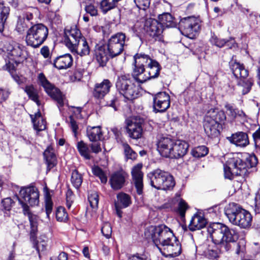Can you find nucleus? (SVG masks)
I'll return each mask as SVG.
<instances>
[{"label": "nucleus", "instance_id": "nucleus-64", "mask_svg": "<svg viewBox=\"0 0 260 260\" xmlns=\"http://www.w3.org/2000/svg\"><path fill=\"white\" fill-rule=\"evenodd\" d=\"M118 103L117 98L115 96H113L110 99L107 101V104L108 106H110L116 110L117 104Z\"/></svg>", "mask_w": 260, "mask_h": 260}, {"label": "nucleus", "instance_id": "nucleus-23", "mask_svg": "<svg viewBox=\"0 0 260 260\" xmlns=\"http://www.w3.org/2000/svg\"><path fill=\"white\" fill-rule=\"evenodd\" d=\"M112 83L108 79L95 84L93 91V96L97 99H103L109 92Z\"/></svg>", "mask_w": 260, "mask_h": 260}, {"label": "nucleus", "instance_id": "nucleus-3", "mask_svg": "<svg viewBox=\"0 0 260 260\" xmlns=\"http://www.w3.org/2000/svg\"><path fill=\"white\" fill-rule=\"evenodd\" d=\"M225 214L231 223L241 228L247 229L251 225V214L234 203L229 204L225 209Z\"/></svg>", "mask_w": 260, "mask_h": 260}, {"label": "nucleus", "instance_id": "nucleus-4", "mask_svg": "<svg viewBox=\"0 0 260 260\" xmlns=\"http://www.w3.org/2000/svg\"><path fill=\"white\" fill-rule=\"evenodd\" d=\"M145 237L151 239L158 249L170 240L174 239V235L172 230L161 224L157 226H150L144 232Z\"/></svg>", "mask_w": 260, "mask_h": 260}, {"label": "nucleus", "instance_id": "nucleus-11", "mask_svg": "<svg viewBox=\"0 0 260 260\" xmlns=\"http://www.w3.org/2000/svg\"><path fill=\"white\" fill-rule=\"evenodd\" d=\"M126 41V36L118 32L112 36L106 46L111 57H115L122 53Z\"/></svg>", "mask_w": 260, "mask_h": 260}, {"label": "nucleus", "instance_id": "nucleus-40", "mask_svg": "<svg viewBox=\"0 0 260 260\" xmlns=\"http://www.w3.org/2000/svg\"><path fill=\"white\" fill-rule=\"evenodd\" d=\"M30 239L33 242L34 247L37 250L39 255L40 251H43L46 249L47 244L45 236H41L40 241H36V235H34V238H30Z\"/></svg>", "mask_w": 260, "mask_h": 260}, {"label": "nucleus", "instance_id": "nucleus-50", "mask_svg": "<svg viewBox=\"0 0 260 260\" xmlns=\"http://www.w3.org/2000/svg\"><path fill=\"white\" fill-rule=\"evenodd\" d=\"M56 218L58 221L66 222L68 220V214L64 207H59L56 211Z\"/></svg>", "mask_w": 260, "mask_h": 260}, {"label": "nucleus", "instance_id": "nucleus-19", "mask_svg": "<svg viewBox=\"0 0 260 260\" xmlns=\"http://www.w3.org/2000/svg\"><path fill=\"white\" fill-rule=\"evenodd\" d=\"M153 109L156 112H164L170 106V96L165 92L157 93L153 98Z\"/></svg>", "mask_w": 260, "mask_h": 260}, {"label": "nucleus", "instance_id": "nucleus-61", "mask_svg": "<svg viewBox=\"0 0 260 260\" xmlns=\"http://www.w3.org/2000/svg\"><path fill=\"white\" fill-rule=\"evenodd\" d=\"M127 260H150V259L145 255L137 253L129 255Z\"/></svg>", "mask_w": 260, "mask_h": 260}, {"label": "nucleus", "instance_id": "nucleus-48", "mask_svg": "<svg viewBox=\"0 0 260 260\" xmlns=\"http://www.w3.org/2000/svg\"><path fill=\"white\" fill-rule=\"evenodd\" d=\"M208 148L205 146H200L195 147L191 150V154L194 157H204L208 153Z\"/></svg>", "mask_w": 260, "mask_h": 260}, {"label": "nucleus", "instance_id": "nucleus-53", "mask_svg": "<svg viewBox=\"0 0 260 260\" xmlns=\"http://www.w3.org/2000/svg\"><path fill=\"white\" fill-rule=\"evenodd\" d=\"M246 251L245 243L240 241L236 244L235 253L241 257H243Z\"/></svg>", "mask_w": 260, "mask_h": 260}, {"label": "nucleus", "instance_id": "nucleus-45", "mask_svg": "<svg viewBox=\"0 0 260 260\" xmlns=\"http://www.w3.org/2000/svg\"><path fill=\"white\" fill-rule=\"evenodd\" d=\"M25 91L29 99L36 103L38 105H40L38 91L33 85L26 86L25 88Z\"/></svg>", "mask_w": 260, "mask_h": 260}, {"label": "nucleus", "instance_id": "nucleus-46", "mask_svg": "<svg viewBox=\"0 0 260 260\" xmlns=\"http://www.w3.org/2000/svg\"><path fill=\"white\" fill-rule=\"evenodd\" d=\"M31 24L29 22L25 20L22 16H18L16 30L19 33L22 34L26 30L28 26Z\"/></svg>", "mask_w": 260, "mask_h": 260}, {"label": "nucleus", "instance_id": "nucleus-22", "mask_svg": "<svg viewBox=\"0 0 260 260\" xmlns=\"http://www.w3.org/2000/svg\"><path fill=\"white\" fill-rule=\"evenodd\" d=\"M69 50L75 55L86 56L90 54V49L86 39L82 38L78 44L72 46Z\"/></svg>", "mask_w": 260, "mask_h": 260}, {"label": "nucleus", "instance_id": "nucleus-7", "mask_svg": "<svg viewBox=\"0 0 260 260\" xmlns=\"http://www.w3.org/2000/svg\"><path fill=\"white\" fill-rule=\"evenodd\" d=\"M226 119L224 113L218 109H210L207 113L204 123L206 134L210 137H215L218 135L219 123Z\"/></svg>", "mask_w": 260, "mask_h": 260}, {"label": "nucleus", "instance_id": "nucleus-17", "mask_svg": "<svg viewBox=\"0 0 260 260\" xmlns=\"http://www.w3.org/2000/svg\"><path fill=\"white\" fill-rule=\"evenodd\" d=\"M143 165L138 164L133 167L131 170L132 177V183L134 185L137 193L141 195L143 192V176L144 174L142 171Z\"/></svg>", "mask_w": 260, "mask_h": 260}, {"label": "nucleus", "instance_id": "nucleus-57", "mask_svg": "<svg viewBox=\"0 0 260 260\" xmlns=\"http://www.w3.org/2000/svg\"><path fill=\"white\" fill-rule=\"evenodd\" d=\"M85 11L87 13L90 14L91 16H95L98 14V10L97 8L91 4L87 5L85 6Z\"/></svg>", "mask_w": 260, "mask_h": 260}, {"label": "nucleus", "instance_id": "nucleus-15", "mask_svg": "<svg viewBox=\"0 0 260 260\" xmlns=\"http://www.w3.org/2000/svg\"><path fill=\"white\" fill-rule=\"evenodd\" d=\"M158 249L162 254L167 257H175L181 254V247L176 237L174 239L170 240L164 244Z\"/></svg>", "mask_w": 260, "mask_h": 260}, {"label": "nucleus", "instance_id": "nucleus-24", "mask_svg": "<svg viewBox=\"0 0 260 260\" xmlns=\"http://www.w3.org/2000/svg\"><path fill=\"white\" fill-rule=\"evenodd\" d=\"M127 174L121 171L112 174L110 178L111 187L114 190L121 189L124 185Z\"/></svg>", "mask_w": 260, "mask_h": 260}, {"label": "nucleus", "instance_id": "nucleus-1", "mask_svg": "<svg viewBox=\"0 0 260 260\" xmlns=\"http://www.w3.org/2000/svg\"><path fill=\"white\" fill-rule=\"evenodd\" d=\"M207 231L212 242L225 251L231 249V243L235 242L238 238V234L235 230L220 222L210 224L208 226Z\"/></svg>", "mask_w": 260, "mask_h": 260}, {"label": "nucleus", "instance_id": "nucleus-2", "mask_svg": "<svg viewBox=\"0 0 260 260\" xmlns=\"http://www.w3.org/2000/svg\"><path fill=\"white\" fill-rule=\"evenodd\" d=\"M257 164V159L254 155H249L244 161L237 155L228 158L224 165L225 178L232 180L234 176H246L249 169L255 167Z\"/></svg>", "mask_w": 260, "mask_h": 260}, {"label": "nucleus", "instance_id": "nucleus-21", "mask_svg": "<svg viewBox=\"0 0 260 260\" xmlns=\"http://www.w3.org/2000/svg\"><path fill=\"white\" fill-rule=\"evenodd\" d=\"M174 140L170 137H161L157 142V149L164 157H170L173 151Z\"/></svg>", "mask_w": 260, "mask_h": 260}, {"label": "nucleus", "instance_id": "nucleus-31", "mask_svg": "<svg viewBox=\"0 0 260 260\" xmlns=\"http://www.w3.org/2000/svg\"><path fill=\"white\" fill-rule=\"evenodd\" d=\"M146 73V69L144 68L134 65L132 75L136 81L143 83L147 81Z\"/></svg>", "mask_w": 260, "mask_h": 260}, {"label": "nucleus", "instance_id": "nucleus-52", "mask_svg": "<svg viewBox=\"0 0 260 260\" xmlns=\"http://www.w3.org/2000/svg\"><path fill=\"white\" fill-rule=\"evenodd\" d=\"M124 152L126 157L128 159H135L137 157V153L134 152L126 143L123 144Z\"/></svg>", "mask_w": 260, "mask_h": 260}, {"label": "nucleus", "instance_id": "nucleus-5", "mask_svg": "<svg viewBox=\"0 0 260 260\" xmlns=\"http://www.w3.org/2000/svg\"><path fill=\"white\" fill-rule=\"evenodd\" d=\"M147 177L151 186L157 190H169L175 184L173 177L170 173L159 169L149 172Z\"/></svg>", "mask_w": 260, "mask_h": 260}, {"label": "nucleus", "instance_id": "nucleus-56", "mask_svg": "<svg viewBox=\"0 0 260 260\" xmlns=\"http://www.w3.org/2000/svg\"><path fill=\"white\" fill-rule=\"evenodd\" d=\"M102 233L107 238H109L112 234V228L111 224L108 223H105L102 228Z\"/></svg>", "mask_w": 260, "mask_h": 260}, {"label": "nucleus", "instance_id": "nucleus-63", "mask_svg": "<svg viewBox=\"0 0 260 260\" xmlns=\"http://www.w3.org/2000/svg\"><path fill=\"white\" fill-rule=\"evenodd\" d=\"M10 92L8 90L0 88V102L6 101L9 97Z\"/></svg>", "mask_w": 260, "mask_h": 260}, {"label": "nucleus", "instance_id": "nucleus-14", "mask_svg": "<svg viewBox=\"0 0 260 260\" xmlns=\"http://www.w3.org/2000/svg\"><path fill=\"white\" fill-rule=\"evenodd\" d=\"M179 27L184 36L192 38L200 29L199 20L194 17L183 18L179 22Z\"/></svg>", "mask_w": 260, "mask_h": 260}, {"label": "nucleus", "instance_id": "nucleus-44", "mask_svg": "<svg viewBox=\"0 0 260 260\" xmlns=\"http://www.w3.org/2000/svg\"><path fill=\"white\" fill-rule=\"evenodd\" d=\"M77 148L80 154L86 159L91 158L90 150L86 143L83 141L78 142L77 144Z\"/></svg>", "mask_w": 260, "mask_h": 260}, {"label": "nucleus", "instance_id": "nucleus-12", "mask_svg": "<svg viewBox=\"0 0 260 260\" xmlns=\"http://www.w3.org/2000/svg\"><path fill=\"white\" fill-rule=\"evenodd\" d=\"M38 79L41 85L48 95L57 102L58 106H63L64 98L59 89L52 84L46 79L43 73H41L39 74Z\"/></svg>", "mask_w": 260, "mask_h": 260}, {"label": "nucleus", "instance_id": "nucleus-25", "mask_svg": "<svg viewBox=\"0 0 260 260\" xmlns=\"http://www.w3.org/2000/svg\"><path fill=\"white\" fill-rule=\"evenodd\" d=\"M189 145L187 142L184 141L177 140L174 141L173 151L170 156V158H178L186 154Z\"/></svg>", "mask_w": 260, "mask_h": 260}, {"label": "nucleus", "instance_id": "nucleus-29", "mask_svg": "<svg viewBox=\"0 0 260 260\" xmlns=\"http://www.w3.org/2000/svg\"><path fill=\"white\" fill-rule=\"evenodd\" d=\"M95 58L100 66H104L110 57L106 46H100L95 50Z\"/></svg>", "mask_w": 260, "mask_h": 260}, {"label": "nucleus", "instance_id": "nucleus-9", "mask_svg": "<svg viewBox=\"0 0 260 260\" xmlns=\"http://www.w3.org/2000/svg\"><path fill=\"white\" fill-rule=\"evenodd\" d=\"M116 87L119 93L127 100L132 101L138 96L139 88L132 82L129 74L119 76L116 83Z\"/></svg>", "mask_w": 260, "mask_h": 260}, {"label": "nucleus", "instance_id": "nucleus-36", "mask_svg": "<svg viewBox=\"0 0 260 260\" xmlns=\"http://www.w3.org/2000/svg\"><path fill=\"white\" fill-rule=\"evenodd\" d=\"M103 136L101 128L100 126H88L87 128V136L89 140L96 142L100 140Z\"/></svg>", "mask_w": 260, "mask_h": 260}, {"label": "nucleus", "instance_id": "nucleus-62", "mask_svg": "<svg viewBox=\"0 0 260 260\" xmlns=\"http://www.w3.org/2000/svg\"><path fill=\"white\" fill-rule=\"evenodd\" d=\"M255 211L260 213V188L257 190L255 197Z\"/></svg>", "mask_w": 260, "mask_h": 260}, {"label": "nucleus", "instance_id": "nucleus-35", "mask_svg": "<svg viewBox=\"0 0 260 260\" xmlns=\"http://www.w3.org/2000/svg\"><path fill=\"white\" fill-rule=\"evenodd\" d=\"M164 27L161 24L156 20H151L149 27L147 28L148 34L152 37L160 35L163 31Z\"/></svg>", "mask_w": 260, "mask_h": 260}, {"label": "nucleus", "instance_id": "nucleus-6", "mask_svg": "<svg viewBox=\"0 0 260 260\" xmlns=\"http://www.w3.org/2000/svg\"><path fill=\"white\" fill-rule=\"evenodd\" d=\"M4 49L7 52L9 59L6 63L7 69L13 73L18 64L26 59L24 47L16 43L7 42L4 45Z\"/></svg>", "mask_w": 260, "mask_h": 260}, {"label": "nucleus", "instance_id": "nucleus-10", "mask_svg": "<svg viewBox=\"0 0 260 260\" xmlns=\"http://www.w3.org/2000/svg\"><path fill=\"white\" fill-rule=\"evenodd\" d=\"M230 66L234 75L239 79L238 85L239 90L243 94L247 93L253 84L251 80H246L248 75V71L244 68L243 64L233 60L230 62Z\"/></svg>", "mask_w": 260, "mask_h": 260}, {"label": "nucleus", "instance_id": "nucleus-51", "mask_svg": "<svg viewBox=\"0 0 260 260\" xmlns=\"http://www.w3.org/2000/svg\"><path fill=\"white\" fill-rule=\"evenodd\" d=\"M225 107L228 111H229V115L233 118H235L238 116L243 117L244 116V113L238 109L234 108L233 106L230 104H226Z\"/></svg>", "mask_w": 260, "mask_h": 260}, {"label": "nucleus", "instance_id": "nucleus-27", "mask_svg": "<svg viewBox=\"0 0 260 260\" xmlns=\"http://www.w3.org/2000/svg\"><path fill=\"white\" fill-rule=\"evenodd\" d=\"M229 141L241 147L246 146L249 144V140L247 135L243 132H238L234 134L231 137L228 138Z\"/></svg>", "mask_w": 260, "mask_h": 260}, {"label": "nucleus", "instance_id": "nucleus-13", "mask_svg": "<svg viewBox=\"0 0 260 260\" xmlns=\"http://www.w3.org/2000/svg\"><path fill=\"white\" fill-rule=\"evenodd\" d=\"M20 197L18 202H22L30 207L38 206L39 203V191L37 187L29 186L22 187L19 191Z\"/></svg>", "mask_w": 260, "mask_h": 260}, {"label": "nucleus", "instance_id": "nucleus-47", "mask_svg": "<svg viewBox=\"0 0 260 260\" xmlns=\"http://www.w3.org/2000/svg\"><path fill=\"white\" fill-rule=\"evenodd\" d=\"M71 180L73 186L76 189H78L82 183L83 179L82 175L79 173L77 170H74L72 173Z\"/></svg>", "mask_w": 260, "mask_h": 260}, {"label": "nucleus", "instance_id": "nucleus-32", "mask_svg": "<svg viewBox=\"0 0 260 260\" xmlns=\"http://www.w3.org/2000/svg\"><path fill=\"white\" fill-rule=\"evenodd\" d=\"M10 7L5 3H0V32H3L10 15Z\"/></svg>", "mask_w": 260, "mask_h": 260}, {"label": "nucleus", "instance_id": "nucleus-42", "mask_svg": "<svg viewBox=\"0 0 260 260\" xmlns=\"http://www.w3.org/2000/svg\"><path fill=\"white\" fill-rule=\"evenodd\" d=\"M210 42L217 47L221 48L223 47L226 43L231 42L232 45H235V39L230 37L229 39L219 38L217 36L213 34L210 39Z\"/></svg>", "mask_w": 260, "mask_h": 260}, {"label": "nucleus", "instance_id": "nucleus-20", "mask_svg": "<svg viewBox=\"0 0 260 260\" xmlns=\"http://www.w3.org/2000/svg\"><path fill=\"white\" fill-rule=\"evenodd\" d=\"M19 204L21 206L23 214L27 216L28 218L31 229L30 232V237L34 238V235H36L38 232V216L32 213L29 206L21 200L19 201Z\"/></svg>", "mask_w": 260, "mask_h": 260}, {"label": "nucleus", "instance_id": "nucleus-8", "mask_svg": "<svg viewBox=\"0 0 260 260\" xmlns=\"http://www.w3.org/2000/svg\"><path fill=\"white\" fill-rule=\"evenodd\" d=\"M48 28L42 23L34 24L27 31L25 42L28 46L38 48L46 40Z\"/></svg>", "mask_w": 260, "mask_h": 260}, {"label": "nucleus", "instance_id": "nucleus-49", "mask_svg": "<svg viewBox=\"0 0 260 260\" xmlns=\"http://www.w3.org/2000/svg\"><path fill=\"white\" fill-rule=\"evenodd\" d=\"M88 199L91 207L93 209H96L99 204V196L97 192L94 191L89 192Z\"/></svg>", "mask_w": 260, "mask_h": 260}, {"label": "nucleus", "instance_id": "nucleus-18", "mask_svg": "<svg viewBox=\"0 0 260 260\" xmlns=\"http://www.w3.org/2000/svg\"><path fill=\"white\" fill-rule=\"evenodd\" d=\"M84 38L82 36L80 30L75 26L64 29V42L68 49L76 44H78Z\"/></svg>", "mask_w": 260, "mask_h": 260}, {"label": "nucleus", "instance_id": "nucleus-55", "mask_svg": "<svg viewBox=\"0 0 260 260\" xmlns=\"http://www.w3.org/2000/svg\"><path fill=\"white\" fill-rule=\"evenodd\" d=\"M151 0H134L137 7L142 10H146L147 9L150 4Z\"/></svg>", "mask_w": 260, "mask_h": 260}, {"label": "nucleus", "instance_id": "nucleus-26", "mask_svg": "<svg viewBox=\"0 0 260 260\" xmlns=\"http://www.w3.org/2000/svg\"><path fill=\"white\" fill-rule=\"evenodd\" d=\"M73 64V57L70 54L57 57L53 61V66L59 70L67 69Z\"/></svg>", "mask_w": 260, "mask_h": 260}, {"label": "nucleus", "instance_id": "nucleus-28", "mask_svg": "<svg viewBox=\"0 0 260 260\" xmlns=\"http://www.w3.org/2000/svg\"><path fill=\"white\" fill-rule=\"evenodd\" d=\"M206 224L207 220L203 216L195 214L190 220L188 228L190 231H194L204 228Z\"/></svg>", "mask_w": 260, "mask_h": 260}, {"label": "nucleus", "instance_id": "nucleus-16", "mask_svg": "<svg viewBox=\"0 0 260 260\" xmlns=\"http://www.w3.org/2000/svg\"><path fill=\"white\" fill-rule=\"evenodd\" d=\"M143 119L134 117L126 121V131L129 137L134 139L140 138L142 136Z\"/></svg>", "mask_w": 260, "mask_h": 260}, {"label": "nucleus", "instance_id": "nucleus-37", "mask_svg": "<svg viewBox=\"0 0 260 260\" xmlns=\"http://www.w3.org/2000/svg\"><path fill=\"white\" fill-rule=\"evenodd\" d=\"M117 201L115 207L126 208L132 204L131 197L124 192H120L117 195Z\"/></svg>", "mask_w": 260, "mask_h": 260}, {"label": "nucleus", "instance_id": "nucleus-54", "mask_svg": "<svg viewBox=\"0 0 260 260\" xmlns=\"http://www.w3.org/2000/svg\"><path fill=\"white\" fill-rule=\"evenodd\" d=\"M188 206L187 203L182 199H180L178 204V212L182 217L185 216V213Z\"/></svg>", "mask_w": 260, "mask_h": 260}, {"label": "nucleus", "instance_id": "nucleus-34", "mask_svg": "<svg viewBox=\"0 0 260 260\" xmlns=\"http://www.w3.org/2000/svg\"><path fill=\"white\" fill-rule=\"evenodd\" d=\"M30 117L35 130L40 132L46 128V122L43 119L40 111L35 113V115H30Z\"/></svg>", "mask_w": 260, "mask_h": 260}, {"label": "nucleus", "instance_id": "nucleus-41", "mask_svg": "<svg viewBox=\"0 0 260 260\" xmlns=\"http://www.w3.org/2000/svg\"><path fill=\"white\" fill-rule=\"evenodd\" d=\"M134 65L144 68L145 66H148L150 61L153 60L151 59L148 55L142 54H137L134 56Z\"/></svg>", "mask_w": 260, "mask_h": 260}, {"label": "nucleus", "instance_id": "nucleus-59", "mask_svg": "<svg viewBox=\"0 0 260 260\" xmlns=\"http://www.w3.org/2000/svg\"><path fill=\"white\" fill-rule=\"evenodd\" d=\"M3 207L6 211H10L11 209L14 202L10 198H7L2 201Z\"/></svg>", "mask_w": 260, "mask_h": 260}, {"label": "nucleus", "instance_id": "nucleus-38", "mask_svg": "<svg viewBox=\"0 0 260 260\" xmlns=\"http://www.w3.org/2000/svg\"><path fill=\"white\" fill-rule=\"evenodd\" d=\"M44 156L46 159L48 167L52 168L56 164V156L53 148L49 146L44 152Z\"/></svg>", "mask_w": 260, "mask_h": 260}, {"label": "nucleus", "instance_id": "nucleus-58", "mask_svg": "<svg viewBox=\"0 0 260 260\" xmlns=\"http://www.w3.org/2000/svg\"><path fill=\"white\" fill-rule=\"evenodd\" d=\"M53 203L50 198H47L45 200V210L47 217L49 218L50 214L52 212Z\"/></svg>", "mask_w": 260, "mask_h": 260}, {"label": "nucleus", "instance_id": "nucleus-30", "mask_svg": "<svg viewBox=\"0 0 260 260\" xmlns=\"http://www.w3.org/2000/svg\"><path fill=\"white\" fill-rule=\"evenodd\" d=\"M158 19V21L163 27H174L177 25V22L175 20L174 18L169 13H164L159 15Z\"/></svg>", "mask_w": 260, "mask_h": 260}, {"label": "nucleus", "instance_id": "nucleus-43", "mask_svg": "<svg viewBox=\"0 0 260 260\" xmlns=\"http://www.w3.org/2000/svg\"><path fill=\"white\" fill-rule=\"evenodd\" d=\"M116 0H102L100 3V9L105 14L109 11L115 8L118 5Z\"/></svg>", "mask_w": 260, "mask_h": 260}, {"label": "nucleus", "instance_id": "nucleus-60", "mask_svg": "<svg viewBox=\"0 0 260 260\" xmlns=\"http://www.w3.org/2000/svg\"><path fill=\"white\" fill-rule=\"evenodd\" d=\"M70 119V126L72 129V131L74 134L75 137L77 135V130L78 129V126L76 121L74 119L73 117L71 116L69 117Z\"/></svg>", "mask_w": 260, "mask_h": 260}, {"label": "nucleus", "instance_id": "nucleus-33", "mask_svg": "<svg viewBox=\"0 0 260 260\" xmlns=\"http://www.w3.org/2000/svg\"><path fill=\"white\" fill-rule=\"evenodd\" d=\"M146 75L147 80L152 78H155L158 77L160 71V66L158 63L155 60L150 61V63L148 64V66L146 67Z\"/></svg>", "mask_w": 260, "mask_h": 260}, {"label": "nucleus", "instance_id": "nucleus-39", "mask_svg": "<svg viewBox=\"0 0 260 260\" xmlns=\"http://www.w3.org/2000/svg\"><path fill=\"white\" fill-rule=\"evenodd\" d=\"M39 10L37 8L30 7L25 9L20 15L32 24L34 23L32 20L35 17L37 16Z\"/></svg>", "mask_w": 260, "mask_h": 260}]
</instances>
